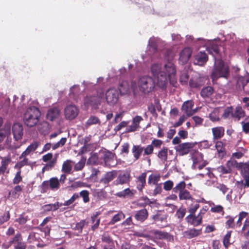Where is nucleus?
Wrapping results in <instances>:
<instances>
[{"label":"nucleus","mask_w":249,"mask_h":249,"mask_svg":"<svg viewBox=\"0 0 249 249\" xmlns=\"http://www.w3.org/2000/svg\"><path fill=\"white\" fill-rule=\"evenodd\" d=\"M100 121L97 117H96L94 116H91L87 120L86 124V126H89L92 124H100Z\"/></svg>","instance_id":"49"},{"label":"nucleus","mask_w":249,"mask_h":249,"mask_svg":"<svg viewBox=\"0 0 249 249\" xmlns=\"http://www.w3.org/2000/svg\"><path fill=\"white\" fill-rule=\"evenodd\" d=\"M179 199L180 200H193L194 199L193 198L190 193L185 189L180 192L178 194Z\"/></svg>","instance_id":"38"},{"label":"nucleus","mask_w":249,"mask_h":249,"mask_svg":"<svg viewBox=\"0 0 249 249\" xmlns=\"http://www.w3.org/2000/svg\"><path fill=\"white\" fill-rule=\"evenodd\" d=\"M15 237H17V241L14 242L15 249H26V245L22 241L21 234L18 232L15 235Z\"/></svg>","instance_id":"28"},{"label":"nucleus","mask_w":249,"mask_h":249,"mask_svg":"<svg viewBox=\"0 0 249 249\" xmlns=\"http://www.w3.org/2000/svg\"><path fill=\"white\" fill-rule=\"evenodd\" d=\"M194 106V102L193 100H187L183 103L181 109L188 117H190L195 113V111L193 109Z\"/></svg>","instance_id":"13"},{"label":"nucleus","mask_w":249,"mask_h":249,"mask_svg":"<svg viewBox=\"0 0 249 249\" xmlns=\"http://www.w3.org/2000/svg\"><path fill=\"white\" fill-rule=\"evenodd\" d=\"M168 151V148L164 146L158 153L157 156L158 158L163 162L167 160Z\"/></svg>","instance_id":"32"},{"label":"nucleus","mask_w":249,"mask_h":249,"mask_svg":"<svg viewBox=\"0 0 249 249\" xmlns=\"http://www.w3.org/2000/svg\"><path fill=\"white\" fill-rule=\"evenodd\" d=\"M89 193L88 190H82L79 194V196L83 198V202L85 203H88L89 201Z\"/></svg>","instance_id":"50"},{"label":"nucleus","mask_w":249,"mask_h":249,"mask_svg":"<svg viewBox=\"0 0 249 249\" xmlns=\"http://www.w3.org/2000/svg\"><path fill=\"white\" fill-rule=\"evenodd\" d=\"M22 191V187L18 185L9 192L8 197L11 199H17L20 195Z\"/></svg>","instance_id":"23"},{"label":"nucleus","mask_w":249,"mask_h":249,"mask_svg":"<svg viewBox=\"0 0 249 249\" xmlns=\"http://www.w3.org/2000/svg\"><path fill=\"white\" fill-rule=\"evenodd\" d=\"M174 183L172 180H168L163 183V189L165 191H170L173 190Z\"/></svg>","instance_id":"63"},{"label":"nucleus","mask_w":249,"mask_h":249,"mask_svg":"<svg viewBox=\"0 0 249 249\" xmlns=\"http://www.w3.org/2000/svg\"><path fill=\"white\" fill-rule=\"evenodd\" d=\"M195 145L193 142H184L176 146L175 149L180 155H184L188 154Z\"/></svg>","instance_id":"7"},{"label":"nucleus","mask_w":249,"mask_h":249,"mask_svg":"<svg viewBox=\"0 0 249 249\" xmlns=\"http://www.w3.org/2000/svg\"><path fill=\"white\" fill-rule=\"evenodd\" d=\"M162 144V141L160 139H154L152 141L151 145H153L152 147L153 148H160Z\"/></svg>","instance_id":"61"},{"label":"nucleus","mask_w":249,"mask_h":249,"mask_svg":"<svg viewBox=\"0 0 249 249\" xmlns=\"http://www.w3.org/2000/svg\"><path fill=\"white\" fill-rule=\"evenodd\" d=\"M105 99L107 104L110 106L114 105L119 99L118 90L115 88L109 89L106 92Z\"/></svg>","instance_id":"6"},{"label":"nucleus","mask_w":249,"mask_h":249,"mask_svg":"<svg viewBox=\"0 0 249 249\" xmlns=\"http://www.w3.org/2000/svg\"><path fill=\"white\" fill-rule=\"evenodd\" d=\"M189 75L186 71L181 72L180 76V82L182 85H185L187 83L189 79Z\"/></svg>","instance_id":"54"},{"label":"nucleus","mask_w":249,"mask_h":249,"mask_svg":"<svg viewBox=\"0 0 249 249\" xmlns=\"http://www.w3.org/2000/svg\"><path fill=\"white\" fill-rule=\"evenodd\" d=\"M245 115V112L240 106H237L233 111V118L237 119L238 120L244 117Z\"/></svg>","instance_id":"30"},{"label":"nucleus","mask_w":249,"mask_h":249,"mask_svg":"<svg viewBox=\"0 0 249 249\" xmlns=\"http://www.w3.org/2000/svg\"><path fill=\"white\" fill-rule=\"evenodd\" d=\"M216 149L218 153V156L221 158H223L226 154V151L225 148V144L222 141H217L215 145Z\"/></svg>","instance_id":"26"},{"label":"nucleus","mask_w":249,"mask_h":249,"mask_svg":"<svg viewBox=\"0 0 249 249\" xmlns=\"http://www.w3.org/2000/svg\"><path fill=\"white\" fill-rule=\"evenodd\" d=\"M136 193V191L133 189H130L129 188H126L124 190L119 192L115 194V196L118 197L125 198H131Z\"/></svg>","instance_id":"20"},{"label":"nucleus","mask_w":249,"mask_h":249,"mask_svg":"<svg viewBox=\"0 0 249 249\" xmlns=\"http://www.w3.org/2000/svg\"><path fill=\"white\" fill-rule=\"evenodd\" d=\"M151 219L153 220L152 224H156L160 228H163L165 226L162 224V223H167V215L162 214L158 212L155 214H153L151 216Z\"/></svg>","instance_id":"10"},{"label":"nucleus","mask_w":249,"mask_h":249,"mask_svg":"<svg viewBox=\"0 0 249 249\" xmlns=\"http://www.w3.org/2000/svg\"><path fill=\"white\" fill-rule=\"evenodd\" d=\"M143 151V147L141 145H134L132 148V153L135 160H139Z\"/></svg>","instance_id":"27"},{"label":"nucleus","mask_w":249,"mask_h":249,"mask_svg":"<svg viewBox=\"0 0 249 249\" xmlns=\"http://www.w3.org/2000/svg\"><path fill=\"white\" fill-rule=\"evenodd\" d=\"M101 240L106 243L104 246V249H115L114 241L107 232H105L102 235Z\"/></svg>","instance_id":"14"},{"label":"nucleus","mask_w":249,"mask_h":249,"mask_svg":"<svg viewBox=\"0 0 249 249\" xmlns=\"http://www.w3.org/2000/svg\"><path fill=\"white\" fill-rule=\"evenodd\" d=\"M186 213V209L183 208H179L176 213L177 217L180 219H182Z\"/></svg>","instance_id":"64"},{"label":"nucleus","mask_w":249,"mask_h":249,"mask_svg":"<svg viewBox=\"0 0 249 249\" xmlns=\"http://www.w3.org/2000/svg\"><path fill=\"white\" fill-rule=\"evenodd\" d=\"M226 218L227 219L225 223V226L226 229L231 228L233 229L234 228L235 224L234 222V218L231 216L228 215L226 217Z\"/></svg>","instance_id":"46"},{"label":"nucleus","mask_w":249,"mask_h":249,"mask_svg":"<svg viewBox=\"0 0 249 249\" xmlns=\"http://www.w3.org/2000/svg\"><path fill=\"white\" fill-rule=\"evenodd\" d=\"M12 133L16 141L22 139L23 136V126L20 123H15L12 126Z\"/></svg>","instance_id":"16"},{"label":"nucleus","mask_w":249,"mask_h":249,"mask_svg":"<svg viewBox=\"0 0 249 249\" xmlns=\"http://www.w3.org/2000/svg\"><path fill=\"white\" fill-rule=\"evenodd\" d=\"M186 187V183L184 181H181L177 183L173 188V192L176 194H179L183 191Z\"/></svg>","instance_id":"41"},{"label":"nucleus","mask_w":249,"mask_h":249,"mask_svg":"<svg viewBox=\"0 0 249 249\" xmlns=\"http://www.w3.org/2000/svg\"><path fill=\"white\" fill-rule=\"evenodd\" d=\"M21 171L18 170L14 178L13 179L14 184H18L22 180V177L21 176Z\"/></svg>","instance_id":"59"},{"label":"nucleus","mask_w":249,"mask_h":249,"mask_svg":"<svg viewBox=\"0 0 249 249\" xmlns=\"http://www.w3.org/2000/svg\"><path fill=\"white\" fill-rule=\"evenodd\" d=\"M138 86L140 91L145 94L151 92L154 89L155 83L151 77L143 76L139 78Z\"/></svg>","instance_id":"4"},{"label":"nucleus","mask_w":249,"mask_h":249,"mask_svg":"<svg viewBox=\"0 0 249 249\" xmlns=\"http://www.w3.org/2000/svg\"><path fill=\"white\" fill-rule=\"evenodd\" d=\"M192 119L195 122V125L193 126L194 128L195 127H198L202 125L204 121L203 118L198 116H195L192 117Z\"/></svg>","instance_id":"56"},{"label":"nucleus","mask_w":249,"mask_h":249,"mask_svg":"<svg viewBox=\"0 0 249 249\" xmlns=\"http://www.w3.org/2000/svg\"><path fill=\"white\" fill-rule=\"evenodd\" d=\"M243 178L245 180V183L243 182V180L241 181H237L236 183L237 187L239 188L242 189L243 187L244 188L249 187V175L246 176Z\"/></svg>","instance_id":"44"},{"label":"nucleus","mask_w":249,"mask_h":249,"mask_svg":"<svg viewBox=\"0 0 249 249\" xmlns=\"http://www.w3.org/2000/svg\"><path fill=\"white\" fill-rule=\"evenodd\" d=\"M71 162H72L71 160L64 161L62 165V171L66 174H70L72 169Z\"/></svg>","instance_id":"43"},{"label":"nucleus","mask_w":249,"mask_h":249,"mask_svg":"<svg viewBox=\"0 0 249 249\" xmlns=\"http://www.w3.org/2000/svg\"><path fill=\"white\" fill-rule=\"evenodd\" d=\"M153 145H151V144L147 145L145 147H143V154L144 156H148L151 155L153 153L154 149L152 147Z\"/></svg>","instance_id":"60"},{"label":"nucleus","mask_w":249,"mask_h":249,"mask_svg":"<svg viewBox=\"0 0 249 249\" xmlns=\"http://www.w3.org/2000/svg\"><path fill=\"white\" fill-rule=\"evenodd\" d=\"M238 168L241 169L243 177L249 175V162L240 163Z\"/></svg>","instance_id":"36"},{"label":"nucleus","mask_w":249,"mask_h":249,"mask_svg":"<svg viewBox=\"0 0 249 249\" xmlns=\"http://www.w3.org/2000/svg\"><path fill=\"white\" fill-rule=\"evenodd\" d=\"M130 174L127 171L122 172L117 176L116 185L129 184L130 181Z\"/></svg>","instance_id":"17"},{"label":"nucleus","mask_w":249,"mask_h":249,"mask_svg":"<svg viewBox=\"0 0 249 249\" xmlns=\"http://www.w3.org/2000/svg\"><path fill=\"white\" fill-rule=\"evenodd\" d=\"M117 176V171L116 170L107 172L100 178L99 182L105 187H107L108 186L109 183L116 178Z\"/></svg>","instance_id":"8"},{"label":"nucleus","mask_w":249,"mask_h":249,"mask_svg":"<svg viewBox=\"0 0 249 249\" xmlns=\"http://www.w3.org/2000/svg\"><path fill=\"white\" fill-rule=\"evenodd\" d=\"M233 107L232 106L226 107L224 110L223 113L221 115V118L225 119H230L231 118H233Z\"/></svg>","instance_id":"34"},{"label":"nucleus","mask_w":249,"mask_h":249,"mask_svg":"<svg viewBox=\"0 0 249 249\" xmlns=\"http://www.w3.org/2000/svg\"><path fill=\"white\" fill-rule=\"evenodd\" d=\"M41 113L39 109L34 106L27 109L24 114L23 122L25 125L32 127L37 124Z\"/></svg>","instance_id":"3"},{"label":"nucleus","mask_w":249,"mask_h":249,"mask_svg":"<svg viewBox=\"0 0 249 249\" xmlns=\"http://www.w3.org/2000/svg\"><path fill=\"white\" fill-rule=\"evenodd\" d=\"M160 176L159 174H152L150 175L148 179V183L149 184L157 185L160 180Z\"/></svg>","instance_id":"37"},{"label":"nucleus","mask_w":249,"mask_h":249,"mask_svg":"<svg viewBox=\"0 0 249 249\" xmlns=\"http://www.w3.org/2000/svg\"><path fill=\"white\" fill-rule=\"evenodd\" d=\"M79 196L78 193H74L72 196L68 200L66 201L63 205L65 206H69L72 204L77 199L79 198Z\"/></svg>","instance_id":"52"},{"label":"nucleus","mask_w":249,"mask_h":249,"mask_svg":"<svg viewBox=\"0 0 249 249\" xmlns=\"http://www.w3.org/2000/svg\"><path fill=\"white\" fill-rule=\"evenodd\" d=\"M231 231H228L227 233L225 235L223 240V246L226 249H228L230 245H231V243L230 242V240L231 237Z\"/></svg>","instance_id":"48"},{"label":"nucleus","mask_w":249,"mask_h":249,"mask_svg":"<svg viewBox=\"0 0 249 249\" xmlns=\"http://www.w3.org/2000/svg\"><path fill=\"white\" fill-rule=\"evenodd\" d=\"M201 229H191L183 232V236L187 238L191 239L198 236L201 234Z\"/></svg>","instance_id":"24"},{"label":"nucleus","mask_w":249,"mask_h":249,"mask_svg":"<svg viewBox=\"0 0 249 249\" xmlns=\"http://www.w3.org/2000/svg\"><path fill=\"white\" fill-rule=\"evenodd\" d=\"M146 173H142L138 178V181L140 184L138 185V189L139 190L141 191L146 184Z\"/></svg>","instance_id":"39"},{"label":"nucleus","mask_w":249,"mask_h":249,"mask_svg":"<svg viewBox=\"0 0 249 249\" xmlns=\"http://www.w3.org/2000/svg\"><path fill=\"white\" fill-rule=\"evenodd\" d=\"M199 205L197 201L193 202L188 209V212L190 213H195L196 212L199 208Z\"/></svg>","instance_id":"57"},{"label":"nucleus","mask_w":249,"mask_h":249,"mask_svg":"<svg viewBox=\"0 0 249 249\" xmlns=\"http://www.w3.org/2000/svg\"><path fill=\"white\" fill-rule=\"evenodd\" d=\"M148 212L144 208L134 212L133 217L138 224L143 223L148 217Z\"/></svg>","instance_id":"9"},{"label":"nucleus","mask_w":249,"mask_h":249,"mask_svg":"<svg viewBox=\"0 0 249 249\" xmlns=\"http://www.w3.org/2000/svg\"><path fill=\"white\" fill-rule=\"evenodd\" d=\"M223 209V207L221 205H215L211 208V211L215 213H222V214L223 215L224 213Z\"/></svg>","instance_id":"62"},{"label":"nucleus","mask_w":249,"mask_h":249,"mask_svg":"<svg viewBox=\"0 0 249 249\" xmlns=\"http://www.w3.org/2000/svg\"><path fill=\"white\" fill-rule=\"evenodd\" d=\"M213 90L212 87L207 86L201 90L200 95L203 98H209L213 94Z\"/></svg>","instance_id":"35"},{"label":"nucleus","mask_w":249,"mask_h":249,"mask_svg":"<svg viewBox=\"0 0 249 249\" xmlns=\"http://www.w3.org/2000/svg\"><path fill=\"white\" fill-rule=\"evenodd\" d=\"M0 133H2L4 137L10 135L11 134V124L9 123L5 124L3 127L0 130Z\"/></svg>","instance_id":"47"},{"label":"nucleus","mask_w":249,"mask_h":249,"mask_svg":"<svg viewBox=\"0 0 249 249\" xmlns=\"http://www.w3.org/2000/svg\"><path fill=\"white\" fill-rule=\"evenodd\" d=\"M85 224V220H82L79 222L77 223L73 229L75 231H77L79 233H81L82 232Z\"/></svg>","instance_id":"58"},{"label":"nucleus","mask_w":249,"mask_h":249,"mask_svg":"<svg viewBox=\"0 0 249 249\" xmlns=\"http://www.w3.org/2000/svg\"><path fill=\"white\" fill-rule=\"evenodd\" d=\"M199 216H196L195 213H190L186 217V219L188 223L194 226H197L200 225L202 223L201 218Z\"/></svg>","instance_id":"22"},{"label":"nucleus","mask_w":249,"mask_h":249,"mask_svg":"<svg viewBox=\"0 0 249 249\" xmlns=\"http://www.w3.org/2000/svg\"><path fill=\"white\" fill-rule=\"evenodd\" d=\"M103 159L107 166L113 167L117 165L115 156L110 152L106 153L103 156Z\"/></svg>","instance_id":"15"},{"label":"nucleus","mask_w":249,"mask_h":249,"mask_svg":"<svg viewBox=\"0 0 249 249\" xmlns=\"http://www.w3.org/2000/svg\"><path fill=\"white\" fill-rule=\"evenodd\" d=\"M60 115V111L56 107H53L49 109L47 114V118L53 121L57 118Z\"/></svg>","instance_id":"29"},{"label":"nucleus","mask_w":249,"mask_h":249,"mask_svg":"<svg viewBox=\"0 0 249 249\" xmlns=\"http://www.w3.org/2000/svg\"><path fill=\"white\" fill-rule=\"evenodd\" d=\"M151 72L154 77L157 80V84L160 88L166 87L168 81L174 85L176 82V69L174 64L168 62L164 65V71H161V66L158 64H154L151 67Z\"/></svg>","instance_id":"1"},{"label":"nucleus","mask_w":249,"mask_h":249,"mask_svg":"<svg viewBox=\"0 0 249 249\" xmlns=\"http://www.w3.org/2000/svg\"><path fill=\"white\" fill-rule=\"evenodd\" d=\"M209 118L213 122H219L220 121L219 110L217 109H214L213 111L209 114Z\"/></svg>","instance_id":"40"},{"label":"nucleus","mask_w":249,"mask_h":249,"mask_svg":"<svg viewBox=\"0 0 249 249\" xmlns=\"http://www.w3.org/2000/svg\"><path fill=\"white\" fill-rule=\"evenodd\" d=\"M28 159L27 158H23V160L17 162L14 166L15 168H17L19 171L21 170V168L25 165H28Z\"/></svg>","instance_id":"55"},{"label":"nucleus","mask_w":249,"mask_h":249,"mask_svg":"<svg viewBox=\"0 0 249 249\" xmlns=\"http://www.w3.org/2000/svg\"><path fill=\"white\" fill-rule=\"evenodd\" d=\"M118 89L121 95L127 94L130 90L129 82L126 80L120 82L118 85Z\"/></svg>","instance_id":"25"},{"label":"nucleus","mask_w":249,"mask_h":249,"mask_svg":"<svg viewBox=\"0 0 249 249\" xmlns=\"http://www.w3.org/2000/svg\"><path fill=\"white\" fill-rule=\"evenodd\" d=\"M17 237H15V235L13 237L10 241H5L2 244V249H8L12 245L14 244V242L17 241Z\"/></svg>","instance_id":"53"},{"label":"nucleus","mask_w":249,"mask_h":249,"mask_svg":"<svg viewBox=\"0 0 249 249\" xmlns=\"http://www.w3.org/2000/svg\"><path fill=\"white\" fill-rule=\"evenodd\" d=\"M213 140H219L222 138L225 134V128L223 126H216L212 128Z\"/></svg>","instance_id":"21"},{"label":"nucleus","mask_w":249,"mask_h":249,"mask_svg":"<svg viewBox=\"0 0 249 249\" xmlns=\"http://www.w3.org/2000/svg\"><path fill=\"white\" fill-rule=\"evenodd\" d=\"M208 60V55L204 53L200 52L195 56L194 63L195 65L199 66H203Z\"/></svg>","instance_id":"19"},{"label":"nucleus","mask_w":249,"mask_h":249,"mask_svg":"<svg viewBox=\"0 0 249 249\" xmlns=\"http://www.w3.org/2000/svg\"><path fill=\"white\" fill-rule=\"evenodd\" d=\"M99 214V212H96V214L92 215L91 217L92 222L94 224L91 227V229L93 231H94L99 227L100 220L98 218V217Z\"/></svg>","instance_id":"42"},{"label":"nucleus","mask_w":249,"mask_h":249,"mask_svg":"<svg viewBox=\"0 0 249 249\" xmlns=\"http://www.w3.org/2000/svg\"><path fill=\"white\" fill-rule=\"evenodd\" d=\"M105 98L104 91L103 89H98L96 94L92 96H87L85 97L84 101L86 106H95L100 105L102 100Z\"/></svg>","instance_id":"5"},{"label":"nucleus","mask_w":249,"mask_h":249,"mask_svg":"<svg viewBox=\"0 0 249 249\" xmlns=\"http://www.w3.org/2000/svg\"><path fill=\"white\" fill-rule=\"evenodd\" d=\"M50 189L53 191H56L59 189L60 183L59 179L56 177H53L49 180Z\"/></svg>","instance_id":"33"},{"label":"nucleus","mask_w":249,"mask_h":249,"mask_svg":"<svg viewBox=\"0 0 249 249\" xmlns=\"http://www.w3.org/2000/svg\"><path fill=\"white\" fill-rule=\"evenodd\" d=\"M192 53L191 49L186 47L180 53L178 62L182 65H184L189 61Z\"/></svg>","instance_id":"12"},{"label":"nucleus","mask_w":249,"mask_h":249,"mask_svg":"<svg viewBox=\"0 0 249 249\" xmlns=\"http://www.w3.org/2000/svg\"><path fill=\"white\" fill-rule=\"evenodd\" d=\"M249 82V79L244 77H238L236 84V89L238 91L244 90L249 94V90L246 89L245 87Z\"/></svg>","instance_id":"18"},{"label":"nucleus","mask_w":249,"mask_h":249,"mask_svg":"<svg viewBox=\"0 0 249 249\" xmlns=\"http://www.w3.org/2000/svg\"><path fill=\"white\" fill-rule=\"evenodd\" d=\"M203 85L200 77L192 78L189 82L191 88L200 89Z\"/></svg>","instance_id":"31"},{"label":"nucleus","mask_w":249,"mask_h":249,"mask_svg":"<svg viewBox=\"0 0 249 249\" xmlns=\"http://www.w3.org/2000/svg\"><path fill=\"white\" fill-rule=\"evenodd\" d=\"M230 76L229 67L226 65L222 60H220L215 64L211 75V78L212 81L214 82L221 77L228 79Z\"/></svg>","instance_id":"2"},{"label":"nucleus","mask_w":249,"mask_h":249,"mask_svg":"<svg viewBox=\"0 0 249 249\" xmlns=\"http://www.w3.org/2000/svg\"><path fill=\"white\" fill-rule=\"evenodd\" d=\"M125 217V215L122 212H120L114 215L109 222L110 224H114L115 223L120 221L122 219Z\"/></svg>","instance_id":"45"},{"label":"nucleus","mask_w":249,"mask_h":249,"mask_svg":"<svg viewBox=\"0 0 249 249\" xmlns=\"http://www.w3.org/2000/svg\"><path fill=\"white\" fill-rule=\"evenodd\" d=\"M78 114V109L74 105H69L66 107L64 110L65 117L68 120L74 119Z\"/></svg>","instance_id":"11"},{"label":"nucleus","mask_w":249,"mask_h":249,"mask_svg":"<svg viewBox=\"0 0 249 249\" xmlns=\"http://www.w3.org/2000/svg\"><path fill=\"white\" fill-rule=\"evenodd\" d=\"M10 213L9 211L4 212L0 216V226L4 223L8 221L10 218Z\"/></svg>","instance_id":"51"}]
</instances>
